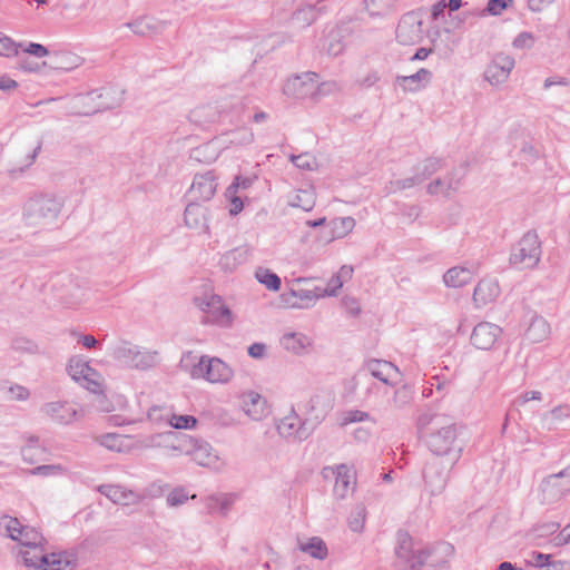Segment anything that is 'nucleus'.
I'll list each match as a JSON object with an SVG mask.
<instances>
[{
    "label": "nucleus",
    "mask_w": 570,
    "mask_h": 570,
    "mask_svg": "<svg viewBox=\"0 0 570 570\" xmlns=\"http://www.w3.org/2000/svg\"><path fill=\"white\" fill-rule=\"evenodd\" d=\"M417 429L425 436L426 446L433 456L460 460L463 448L458 441V426L451 417L426 412L419 416Z\"/></svg>",
    "instance_id": "nucleus-1"
},
{
    "label": "nucleus",
    "mask_w": 570,
    "mask_h": 570,
    "mask_svg": "<svg viewBox=\"0 0 570 570\" xmlns=\"http://www.w3.org/2000/svg\"><path fill=\"white\" fill-rule=\"evenodd\" d=\"M336 90V82L321 81L320 76L312 71L288 77L282 87V92L287 99L294 101L311 100L314 104L334 94Z\"/></svg>",
    "instance_id": "nucleus-2"
},
{
    "label": "nucleus",
    "mask_w": 570,
    "mask_h": 570,
    "mask_svg": "<svg viewBox=\"0 0 570 570\" xmlns=\"http://www.w3.org/2000/svg\"><path fill=\"white\" fill-rule=\"evenodd\" d=\"M0 537L8 538L18 544V554L26 566V557H33L43 546L45 538L36 528L22 524L14 517H0Z\"/></svg>",
    "instance_id": "nucleus-3"
},
{
    "label": "nucleus",
    "mask_w": 570,
    "mask_h": 570,
    "mask_svg": "<svg viewBox=\"0 0 570 570\" xmlns=\"http://www.w3.org/2000/svg\"><path fill=\"white\" fill-rule=\"evenodd\" d=\"M195 358L191 353H187L180 361V366L188 372L193 380H204L210 384H228L234 377L233 367L216 356L202 355L196 362L189 364Z\"/></svg>",
    "instance_id": "nucleus-4"
},
{
    "label": "nucleus",
    "mask_w": 570,
    "mask_h": 570,
    "mask_svg": "<svg viewBox=\"0 0 570 570\" xmlns=\"http://www.w3.org/2000/svg\"><path fill=\"white\" fill-rule=\"evenodd\" d=\"M65 200L63 195L56 193L35 195L23 206V218L28 225H50L58 219Z\"/></svg>",
    "instance_id": "nucleus-5"
},
{
    "label": "nucleus",
    "mask_w": 570,
    "mask_h": 570,
    "mask_svg": "<svg viewBox=\"0 0 570 570\" xmlns=\"http://www.w3.org/2000/svg\"><path fill=\"white\" fill-rule=\"evenodd\" d=\"M112 358L121 366L136 370H148L158 362L157 352L121 342L111 348Z\"/></svg>",
    "instance_id": "nucleus-6"
},
{
    "label": "nucleus",
    "mask_w": 570,
    "mask_h": 570,
    "mask_svg": "<svg viewBox=\"0 0 570 570\" xmlns=\"http://www.w3.org/2000/svg\"><path fill=\"white\" fill-rule=\"evenodd\" d=\"M570 494V469L544 476L537 489L540 504L551 505Z\"/></svg>",
    "instance_id": "nucleus-7"
},
{
    "label": "nucleus",
    "mask_w": 570,
    "mask_h": 570,
    "mask_svg": "<svg viewBox=\"0 0 570 570\" xmlns=\"http://www.w3.org/2000/svg\"><path fill=\"white\" fill-rule=\"evenodd\" d=\"M541 242L534 230L527 232L510 255V264L518 268H533L541 257Z\"/></svg>",
    "instance_id": "nucleus-8"
},
{
    "label": "nucleus",
    "mask_w": 570,
    "mask_h": 570,
    "mask_svg": "<svg viewBox=\"0 0 570 570\" xmlns=\"http://www.w3.org/2000/svg\"><path fill=\"white\" fill-rule=\"evenodd\" d=\"M456 463V460L440 456H432L425 462L423 479L426 489L432 495H438L444 491L450 472Z\"/></svg>",
    "instance_id": "nucleus-9"
},
{
    "label": "nucleus",
    "mask_w": 570,
    "mask_h": 570,
    "mask_svg": "<svg viewBox=\"0 0 570 570\" xmlns=\"http://www.w3.org/2000/svg\"><path fill=\"white\" fill-rule=\"evenodd\" d=\"M76 566L77 558L73 553H48L45 546L33 557H26V567L30 570H73Z\"/></svg>",
    "instance_id": "nucleus-10"
},
{
    "label": "nucleus",
    "mask_w": 570,
    "mask_h": 570,
    "mask_svg": "<svg viewBox=\"0 0 570 570\" xmlns=\"http://www.w3.org/2000/svg\"><path fill=\"white\" fill-rule=\"evenodd\" d=\"M395 556L400 570H420L430 557L425 550H414L411 537L405 532L397 533Z\"/></svg>",
    "instance_id": "nucleus-11"
},
{
    "label": "nucleus",
    "mask_w": 570,
    "mask_h": 570,
    "mask_svg": "<svg viewBox=\"0 0 570 570\" xmlns=\"http://www.w3.org/2000/svg\"><path fill=\"white\" fill-rule=\"evenodd\" d=\"M195 304L206 315V323L217 324L223 327L232 325L233 314L219 295L205 294L196 297Z\"/></svg>",
    "instance_id": "nucleus-12"
},
{
    "label": "nucleus",
    "mask_w": 570,
    "mask_h": 570,
    "mask_svg": "<svg viewBox=\"0 0 570 570\" xmlns=\"http://www.w3.org/2000/svg\"><path fill=\"white\" fill-rule=\"evenodd\" d=\"M325 478L334 476L333 495L336 501H344L353 497L356 487V472L352 465L338 464L335 466H326L323 470Z\"/></svg>",
    "instance_id": "nucleus-13"
},
{
    "label": "nucleus",
    "mask_w": 570,
    "mask_h": 570,
    "mask_svg": "<svg viewBox=\"0 0 570 570\" xmlns=\"http://www.w3.org/2000/svg\"><path fill=\"white\" fill-rule=\"evenodd\" d=\"M334 400L330 392L315 393L304 404L302 414L307 424L315 430L333 410Z\"/></svg>",
    "instance_id": "nucleus-14"
},
{
    "label": "nucleus",
    "mask_w": 570,
    "mask_h": 570,
    "mask_svg": "<svg viewBox=\"0 0 570 570\" xmlns=\"http://www.w3.org/2000/svg\"><path fill=\"white\" fill-rule=\"evenodd\" d=\"M423 18L417 11L404 13L396 26L395 38L400 45L414 46L423 38Z\"/></svg>",
    "instance_id": "nucleus-15"
},
{
    "label": "nucleus",
    "mask_w": 570,
    "mask_h": 570,
    "mask_svg": "<svg viewBox=\"0 0 570 570\" xmlns=\"http://www.w3.org/2000/svg\"><path fill=\"white\" fill-rule=\"evenodd\" d=\"M68 373L72 380L79 382L90 392L100 393L102 391L101 375L82 357L73 356L69 360Z\"/></svg>",
    "instance_id": "nucleus-16"
},
{
    "label": "nucleus",
    "mask_w": 570,
    "mask_h": 570,
    "mask_svg": "<svg viewBox=\"0 0 570 570\" xmlns=\"http://www.w3.org/2000/svg\"><path fill=\"white\" fill-rule=\"evenodd\" d=\"M189 435L178 432H167L150 435L144 439L141 448H163L168 455H186L188 453Z\"/></svg>",
    "instance_id": "nucleus-17"
},
{
    "label": "nucleus",
    "mask_w": 570,
    "mask_h": 570,
    "mask_svg": "<svg viewBox=\"0 0 570 570\" xmlns=\"http://www.w3.org/2000/svg\"><path fill=\"white\" fill-rule=\"evenodd\" d=\"M187 442L188 453H186V455L191 456L198 465L216 471H219L225 466V462L219 458L217 451H215L208 442L193 436H189Z\"/></svg>",
    "instance_id": "nucleus-18"
},
{
    "label": "nucleus",
    "mask_w": 570,
    "mask_h": 570,
    "mask_svg": "<svg viewBox=\"0 0 570 570\" xmlns=\"http://www.w3.org/2000/svg\"><path fill=\"white\" fill-rule=\"evenodd\" d=\"M217 180L218 176L213 170L196 174L188 189L189 200L194 203L209 202L217 191Z\"/></svg>",
    "instance_id": "nucleus-19"
},
{
    "label": "nucleus",
    "mask_w": 570,
    "mask_h": 570,
    "mask_svg": "<svg viewBox=\"0 0 570 570\" xmlns=\"http://www.w3.org/2000/svg\"><path fill=\"white\" fill-rule=\"evenodd\" d=\"M353 30V21L332 28L320 41V50L333 57L341 55L346 47V38L352 36Z\"/></svg>",
    "instance_id": "nucleus-20"
},
{
    "label": "nucleus",
    "mask_w": 570,
    "mask_h": 570,
    "mask_svg": "<svg viewBox=\"0 0 570 570\" xmlns=\"http://www.w3.org/2000/svg\"><path fill=\"white\" fill-rule=\"evenodd\" d=\"M41 411L55 423L60 425L71 424L83 415V413L73 403L66 401L46 403Z\"/></svg>",
    "instance_id": "nucleus-21"
},
{
    "label": "nucleus",
    "mask_w": 570,
    "mask_h": 570,
    "mask_svg": "<svg viewBox=\"0 0 570 570\" xmlns=\"http://www.w3.org/2000/svg\"><path fill=\"white\" fill-rule=\"evenodd\" d=\"M237 399L240 410L253 421H261L269 413L265 397L256 391H243Z\"/></svg>",
    "instance_id": "nucleus-22"
},
{
    "label": "nucleus",
    "mask_w": 570,
    "mask_h": 570,
    "mask_svg": "<svg viewBox=\"0 0 570 570\" xmlns=\"http://www.w3.org/2000/svg\"><path fill=\"white\" fill-rule=\"evenodd\" d=\"M116 91L111 88H102L82 96V104L88 107L85 114L90 115L117 107L121 101V97H114Z\"/></svg>",
    "instance_id": "nucleus-23"
},
{
    "label": "nucleus",
    "mask_w": 570,
    "mask_h": 570,
    "mask_svg": "<svg viewBox=\"0 0 570 570\" xmlns=\"http://www.w3.org/2000/svg\"><path fill=\"white\" fill-rule=\"evenodd\" d=\"M502 335V328L491 322L478 323L471 333V344L482 351H490Z\"/></svg>",
    "instance_id": "nucleus-24"
},
{
    "label": "nucleus",
    "mask_w": 570,
    "mask_h": 570,
    "mask_svg": "<svg viewBox=\"0 0 570 570\" xmlns=\"http://www.w3.org/2000/svg\"><path fill=\"white\" fill-rule=\"evenodd\" d=\"M277 431L284 438L304 441L309 438L314 430L307 424L304 417L301 419L293 410L279 421Z\"/></svg>",
    "instance_id": "nucleus-25"
},
{
    "label": "nucleus",
    "mask_w": 570,
    "mask_h": 570,
    "mask_svg": "<svg viewBox=\"0 0 570 570\" xmlns=\"http://www.w3.org/2000/svg\"><path fill=\"white\" fill-rule=\"evenodd\" d=\"M514 65V58L511 56L504 53L495 55L484 71V78L493 86L504 83Z\"/></svg>",
    "instance_id": "nucleus-26"
},
{
    "label": "nucleus",
    "mask_w": 570,
    "mask_h": 570,
    "mask_svg": "<svg viewBox=\"0 0 570 570\" xmlns=\"http://www.w3.org/2000/svg\"><path fill=\"white\" fill-rule=\"evenodd\" d=\"M97 490L112 503L119 505H135L142 500V495L139 492L127 489L120 484H101Z\"/></svg>",
    "instance_id": "nucleus-27"
},
{
    "label": "nucleus",
    "mask_w": 570,
    "mask_h": 570,
    "mask_svg": "<svg viewBox=\"0 0 570 570\" xmlns=\"http://www.w3.org/2000/svg\"><path fill=\"white\" fill-rule=\"evenodd\" d=\"M364 368L375 379L387 385H396L402 380L399 368L391 362L383 360H371Z\"/></svg>",
    "instance_id": "nucleus-28"
},
{
    "label": "nucleus",
    "mask_w": 570,
    "mask_h": 570,
    "mask_svg": "<svg viewBox=\"0 0 570 570\" xmlns=\"http://www.w3.org/2000/svg\"><path fill=\"white\" fill-rule=\"evenodd\" d=\"M97 442L115 452L128 453L135 449H142L144 440H136L129 435H122L118 433H106L97 438Z\"/></svg>",
    "instance_id": "nucleus-29"
},
{
    "label": "nucleus",
    "mask_w": 570,
    "mask_h": 570,
    "mask_svg": "<svg viewBox=\"0 0 570 570\" xmlns=\"http://www.w3.org/2000/svg\"><path fill=\"white\" fill-rule=\"evenodd\" d=\"M253 256V247L243 244L220 255L218 265L226 273L235 272L239 266L249 262Z\"/></svg>",
    "instance_id": "nucleus-30"
},
{
    "label": "nucleus",
    "mask_w": 570,
    "mask_h": 570,
    "mask_svg": "<svg viewBox=\"0 0 570 570\" xmlns=\"http://www.w3.org/2000/svg\"><path fill=\"white\" fill-rule=\"evenodd\" d=\"M185 224L197 233L208 230V208L200 203L189 202L184 214Z\"/></svg>",
    "instance_id": "nucleus-31"
},
{
    "label": "nucleus",
    "mask_w": 570,
    "mask_h": 570,
    "mask_svg": "<svg viewBox=\"0 0 570 570\" xmlns=\"http://www.w3.org/2000/svg\"><path fill=\"white\" fill-rule=\"evenodd\" d=\"M279 344L285 351L299 356L307 353L312 338L302 332L287 331L281 336Z\"/></svg>",
    "instance_id": "nucleus-32"
},
{
    "label": "nucleus",
    "mask_w": 570,
    "mask_h": 570,
    "mask_svg": "<svg viewBox=\"0 0 570 570\" xmlns=\"http://www.w3.org/2000/svg\"><path fill=\"white\" fill-rule=\"evenodd\" d=\"M169 22L166 20H161L155 17H140L131 22L126 23V26L132 30L134 33L138 36H155L161 33L167 27Z\"/></svg>",
    "instance_id": "nucleus-33"
},
{
    "label": "nucleus",
    "mask_w": 570,
    "mask_h": 570,
    "mask_svg": "<svg viewBox=\"0 0 570 570\" xmlns=\"http://www.w3.org/2000/svg\"><path fill=\"white\" fill-rule=\"evenodd\" d=\"M83 63V59L69 50L50 51L48 66L59 71H72Z\"/></svg>",
    "instance_id": "nucleus-34"
},
{
    "label": "nucleus",
    "mask_w": 570,
    "mask_h": 570,
    "mask_svg": "<svg viewBox=\"0 0 570 570\" xmlns=\"http://www.w3.org/2000/svg\"><path fill=\"white\" fill-rule=\"evenodd\" d=\"M431 80L432 72L429 69L421 68L411 76H397L395 78V85L400 87L403 92H415L425 88Z\"/></svg>",
    "instance_id": "nucleus-35"
},
{
    "label": "nucleus",
    "mask_w": 570,
    "mask_h": 570,
    "mask_svg": "<svg viewBox=\"0 0 570 570\" xmlns=\"http://www.w3.org/2000/svg\"><path fill=\"white\" fill-rule=\"evenodd\" d=\"M499 295L500 287L495 279H482L474 288L473 302L476 307H482L495 301Z\"/></svg>",
    "instance_id": "nucleus-36"
},
{
    "label": "nucleus",
    "mask_w": 570,
    "mask_h": 570,
    "mask_svg": "<svg viewBox=\"0 0 570 570\" xmlns=\"http://www.w3.org/2000/svg\"><path fill=\"white\" fill-rule=\"evenodd\" d=\"M296 546L301 552L320 561L328 556V548L321 537L297 538Z\"/></svg>",
    "instance_id": "nucleus-37"
},
{
    "label": "nucleus",
    "mask_w": 570,
    "mask_h": 570,
    "mask_svg": "<svg viewBox=\"0 0 570 570\" xmlns=\"http://www.w3.org/2000/svg\"><path fill=\"white\" fill-rule=\"evenodd\" d=\"M461 177H456V173L452 171L451 174L432 180L428 185L426 191L430 195H442L449 197L459 189Z\"/></svg>",
    "instance_id": "nucleus-38"
},
{
    "label": "nucleus",
    "mask_w": 570,
    "mask_h": 570,
    "mask_svg": "<svg viewBox=\"0 0 570 570\" xmlns=\"http://www.w3.org/2000/svg\"><path fill=\"white\" fill-rule=\"evenodd\" d=\"M23 462L36 464L47 459L48 450L40 443L39 438L30 435L20 449Z\"/></svg>",
    "instance_id": "nucleus-39"
},
{
    "label": "nucleus",
    "mask_w": 570,
    "mask_h": 570,
    "mask_svg": "<svg viewBox=\"0 0 570 570\" xmlns=\"http://www.w3.org/2000/svg\"><path fill=\"white\" fill-rule=\"evenodd\" d=\"M354 273V268L351 265H343L336 275H334L327 283L325 288L321 287L323 298L336 296L343 285L348 282Z\"/></svg>",
    "instance_id": "nucleus-40"
},
{
    "label": "nucleus",
    "mask_w": 570,
    "mask_h": 570,
    "mask_svg": "<svg viewBox=\"0 0 570 570\" xmlns=\"http://www.w3.org/2000/svg\"><path fill=\"white\" fill-rule=\"evenodd\" d=\"M550 335V325L542 316H534L529 324L525 337L532 343H540Z\"/></svg>",
    "instance_id": "nucleus-41"
},
{
    "label": "nucleus",
    "mask_w": 570,
    "mask_h": 570,
    "mask_svg": "<svg viewBox=\"0 0 570 570\" xmlns=\"http://www.w3.org/2000/svg\"><path fill=\"white\" fill-rule=\"evenodd\" d=\"M318 17L316 6H304L298 8L291 18L293 27L297 29H305L311 26Z\"/></svg>",
    "instance_id": "nucleus-42"
},
{
    "label": "nucleus",
    "mask_w": 570,
    "mask_h": 570,
    "mask_svg": "<svg viewBox=\"0 0 570 570\" xmlns=\"http://www.w3.org/2000/svg\"><path fill=\"white\" fill-rule=\"evenodd\" d=\"M443 167V160L441 158L436 157H430L422 161H420L415 166V177L417 181L421 184L428 178H430L432 175L438 173Z\"/></svg>",
    "instance_id": "nucleus-43"
},
{
    "label": "nucleus",
    "mask_w": 570,
    "mask_h": 570,
    "mask_svg": "<svg viewBox=\"0 0 570 570\" xmlns=\"http://www.w3.org/2000/svg\"><path fill=\"white\" fill-rule=\"evenodd\" d=\"M472 279V272L469 268L455 266L450 268L443 276V281L449 287H461Z\"/></svg>",
    "instance_id": "nucleus-44"
},
{
    "label": "nucleus",
    "mask_w": 570,
    "mask_h": 570,
    "mask_svg": "<svg viewBox=\"0 0 570 570\" xmlns=\"http://www.w3.org/2000/svg\"><path fill=\"white\" fill-rule=\"evenodd\" d=\"M287 203L291 207L309 212L315 206V193L313 189H298L288 197Z\"/></svg>",
    "instance_id": "nucleus-45"
},
{
    "label": "nucleus",
    "mask_w": 570,
    "mask_h": 570,
    "mask_svg": "<svg viewBox=\"0 0 570 570\" xmlns=\"http://www.w3.org/2000/svg\"><path fill=\"white\" fill-rule=\"evenodd\" d=\"M397 0H363V11L371 18H382L394 7Z\"/></svg>",
    "instance_id": "nucleus-46"
},
{
    "label": "nucleus",
    "mask_w": 570,
    "mask_h": 570,
    "mask_svg": "<svg viewBox=\"0 0 570 570\" xmlns=\"http://www.w3.org/2000/svg\"><path fill=\"white\" fill-rule=\"evenodd\" d=\"M255 279L268 291L277 292L282 286L281 277L269 268L259 266L254 272Z\"/></svg>",
    "instance_id": "nucleus-47"
},
{
    "label": "nucleus",
    "mask_w": 570,
    "mask_h": 570,
    "mask_svg": "<svg viewBox=\"0 0 570 570\" xmlns=\"http://www.w3.org/2000/svg\"><path fill=\"white\" fill-rule=\"evenodd\" d=\"M288 295H291L292 297L298 298L302 302H305L306 307L315 304L318 299L323 298L322 293H321V287H318V286L313 289L291 288L288 292ZM292 307L301 308V307H304V305H298L296 303H293Z\"/></svg>",
    "instance_id": "nucleus-48"
},
{
    "label": "nucleus",
    "mask_w": 570,
    "mask_h": 570,
    "mask_svg": "<svg viewBox=\"0 0 570 570\" xmlns=\"http://www.w3.org/2000/svg\"><path fill=\"white\" fill-rule=\"evenodd\" d=\"M355 226L352 217H337L331 222L332 238H342Z\"/></svg>",
    "instance_id": "nucleus-49"
},
{
    "label": "nucleus",
    "mask_w": 570,
    "mask_h": 570,
    "mask_svg": "<svg viewBox=\"0 0 570 570\" xmlns=\"http://www.w3.org/2000/svg\"><path fill=\"white\" fill-rule=\"evenodd\" d=\"M291 163L298 169L313 171L318 167L317 160L311 153H302L299 155H289Z\"/></svg>",
    "instance_id": "nucleus-50"
},
{
    "label": "nucleus",
    "mask_w": 570,
    "mask_h": 570,
    "mask_svg": "<svg viewBox=\"0 0 570 570\" xmlns=\"http://www.w3.org/2000/svg\"><path fill=\"white\" fill-rule=\"evenodd\" d=\"M413 400V392L407 385H402L394 391L390 404L394 409H404L411 404Z\"/></svg>",
    "instance_id": "nucleus-51"
},
{
    "label": "nucleus",
    "mask_w": 570,
    "mask_h": 570,
    "mask_svg": "<svg viewBox=\"0 0 570 570\" xmlns=\"http://www.w3.org/2000/svg\"><path fill=\"white\" fill-rule=\"evenodd\" d=\"M166 421L174 429H193L195 428L197 420L193 415H176L171 414L169 411L166 412Z\"/></svg>",
    "instance_id": "nucleus-52"
},
{
    "label": "nucleus",
    "mask_w": 570,
    "mask_h": 570,
    "mask_svg": "<svg viewBox=\"0 0 570 570\" xmlns=\"http://www.w3.org/2000/svg\"><path fill=\"white\" fill-rule=\"evenodd\" d=\"M67 473V469L61 464H42L33 468L30 474L38 476H60Z\"/></svg>",
    "instance_id": "nucleus-53"
},
{
    "label": "nucleus",
    "mask_w": 570,
    "mask_h": 570,
    "mask_svg": "<svg viewBox=\"0 0 570 570\" xmlns=\"http://www.w3.org/2000/svg\"><path fill=\"white\" fill-rule=\"evenodd\" d=\"M20 52L33 56L36 58L50 56V51L45 46L36 42H19L18 55Z\"/></svg>",
    "instance_id": "nucleus-54"
},
{
    "label": "nucleus",
    "mask_w": 570,
    "mask_h": 570,
    "mask_svg": "<svg viewBox=\"0 0 570 570\" xmlns=\"http://www.w3.org/2000/svg\"><path fill=\"white\" fill-rule=\"evenodd\" d=\"M18 43L9 36L0 32V57L11 58L18 56Z\"/></svg>",
    "instance_id": "nucleus-55"
},
{
    "label": "nucleus",
    "mask_w": 570,
    "mask_h": 570,
    "mask_svg": "<svg viewBox=\"0 0 570 570\" xmlns=\"http://www.w3.org/2000/svg\"><path fill=\"white\" fill-rule=\"evenodd\" d=\"M257 176H236L233 180V183L227 187L229 188V194L232 193H238L240 190H247L249 189L254 183L256 181Z\"/></svg>",
    "instance_id": "nucleus-56"
},
{
    "label": "nucleus",
    "mask_w": 570,
    "mask_h": 570,
    "mask_svg": "<svg viewBox=\"0 0 570 570\" xmlns=\"http://www.w3.org/2000/svg\"><path fill=\"white\" fill-rule=\"evenodd\" d=\"M513 4V0H489L483 14L500 16Z\"/></svg>",
    "instance_id": "nucleus-57"
},
{
    "label": "nucleus",
    "mask_w": 570,
    "mask_h": 570,
    "mask_svg": "<svg viewBox=\"0 0 570 570\" xmlns=\"http://www.w3.org/2000/svg\"><path fill=\"white\" fill-rule=\"evenodd\" d=\"M535 42V38L531 32H521L519 33L512 42V46L515 49H530L533 47Z\"/></svg>",
    "instance_id": "nucleus-58"
},
{
    "label": "nucleus",
    "mask_w": 570,
    "mask_h": 570,
    "mask_svg": "<svg viewBox=\"0 0 570 570\" xmlns=\"http://www.w3.org/2000/svg\"><path fill=\"white\" fill-rule=\"evenodd\" d=\"M225 197L229 200V214L233 216L238 215L244 209L243 199L238 193L229 194V188H226Z\"/></svg>",
    "instance_id": "nucleus-59"
},
{
    "label": "nucleus",
    "mask_w": 570,
    "mask_h": 570,
    "mask_svg": "<svg viewBox=\"0 0 570 570\" xmlns=\"http://www.w3.org/2000/svg\"><path fill=\"white\" fill-rule=\"evenodd\" d=\"M420 183L417 181L415 175H413L412 177H407V178H404V179H397V180H394V181H391L390 183V186H389V191L390 193H396V191H400V190H403V189H406V188H411L415 185H419Z\"/></svg>",
    "instance_id": "nucleus-60"
},
{
    "label": "nucleus",
    "mask_w": 570,
    "mask_h": 570,
    "mask_svg": "<svg viewBox=\"0 0 570 570\" xmlns=\"http://www.w3.org/2000/svg\"><path fill=\"white\" fill-rule=\"evenodd\" d=\"M188 500V493L184 489H175L167 497V503L170 507H178Z\"/></svg>",
    "instance_id": "nucleus-61"
},
{
    "label": "nucleus",
    "mask_w": 570,
    "mask_h": 570,
    "mask_svg": "<svg viewBox=\"0 0 570 570\" xmlns=\"http://www.w3.org/2000/svg\"><path fill=\"white\" fill-rule=\"evenodd\" d=\"M8 395L10 400L26 401L30 393L27 387L19 384H12L8 387Z\"/></svg>",
    "instance_id": "nucleus-62"
},
{
    "label": "nucleus",
    "mask_w": 570,
    "mask_h": 570,
    "mask_svg": "<svg viewBox=\"0 0 570 570\" xmlns=\"http://www.w3.org/2000/svg\"><path fill=\"white\" fill-rule=\"evenodd\" d=\"M550 559L551 554L533 551L530 554L528 563L537 568H547L548 563L550 562Z\"/></svg>",
    "instance_id": "nucleus-63"
},
{
    "label": "nucleus",
    "mask_w": 570,
    "mask_h": 570,
    "mask_svg": "<svg viewBox=\"0 0 570 570\" xmlns=\"http://www.w3.org/2000/svg\"><path fill=\"white\" fill-rule=\"evenodd\" d=\"M254 140V134L249 129H240L235 135L234 138L230 140L233 144L236 145H248Z\"/></svg>",
    "instance_id": "nucleus-64"
}]
</instances>
